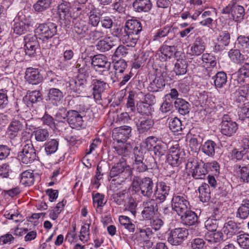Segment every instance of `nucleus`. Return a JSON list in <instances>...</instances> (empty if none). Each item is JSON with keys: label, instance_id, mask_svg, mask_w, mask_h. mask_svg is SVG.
<instances>
[{"label": "nucleus", "instance_id": "obj_63", "mask_svg": "<svg viewBox=\"0 0 249 249\" xmlns=\"http://www.w3.org/2000/svg\"><path fill=\"white\" fill-rule=\"evenodd\" d=\"M44 125H46L52 129L56 128L54 119L50 115L45 113L41 119Z\"/></svg>", "mask_w": 249, "mask_h": 249}, {"label": "nucleus", "instance_id": "obj_33", "mask_svg": "<svg viewBox=\"0 0 249 249\" xmlns=\"http://www.w3.org/2000/svg\"><path fill=\"white\" fill-rule=\"evenodd\" d=\"M249 215V199H243L236 213V217L241 219H247Z\"/></svg>", "mask_w": 249, "mask_h": 249}, {"label": "nucleus", "instance_id": "obj_11", "mask_svg": "<svg viewBox=\"0 0 249 249\" xmlns=\"http://www.w3.org/2000/svg\"><path fill=\"white\" fill-rule=\"evenodd\" d=\"M221 133L228 137L233 136L238 128L237 124L228 114H224L219 125Z\"/></svg>", "mask_w": 249, "mask_h": 249}, {"label": "nucleus", "instance_id": "obj_42", "mask_svg": "<svg viewBox=\"0 0 249 249\" xmlns=\"http://www.w3.org/2000/svg\"><path fill=\"white\" fill-rule=\"evenodd\" d=\"M198 191L199 193V197L201 201L206 202L209 201L211 198V192L208 184L203 183L199 187Z\"/></svg>", "mask_w": 249, "mask_h": 249}, {"label": "nucleus", "instance_id": "obj_57", "mask_svg": "<svg viewBox=\"0 0 249 249\" xmlns=\"http://www.w3.org/2000/svg\"><path fill=\"white\" fill-rule=\"evenodd\" d=\"M169 127L173 132L178 133L183 129L180 120L178 118L171 119L169 123Z\"/></svg>", "mask_w": 249, "mask_h": 249}, {"label": "nucleus", "instance_id": "obj_35", "mask_svg": "<svg viewBox=\"0 0 249 249\" xmlns=\"http://www.w3.org/2000/svg\"><path fill=\"white\" fill-rule=\"evenodd\" d=\"M216 146L214 141L209 140L202 145L201 150L205 155L213 158L215 155Z\"/></svg>", "mask_w": 249, "mask_h": 249}, {"label": "nucleus", "instance_id": "obj_55", "mask_svg": "<svg viewBox=\"0 0 249 249\" xmlns=\"http://www.w3.org/2000/svg\"><path fill=\"white\" fill-rule=\"evenodd\" d=\"M236 167L240 169L239 175L240 179L245 182H249V165L237 164Z\"/></svg>", "mask_w": 249, "mask_h": 249}, {"label": "nucleus", "instance_id": "obj_54", "mask_svg": "<svg viewBox=\"0 0 249 249\" xmlns=\"http://www.w3.org/2000/svg\"><path fill=\"white\" fill-rule=\"evenodd\" d=\"M35 139L39 142L46 141L49 137V132L46 129L38 128L34 131Z\"/></svg>", "mask_w": 249, "mask_h": 249}, {"label": "nucleus", "instance_id": "obj_20", "mask_svg": "<svg viewBox=\"0 0 249 249\" xmlns=\"http://www.w3.org/2000/svg\"><path fill=\"white\" fill-rule=\"evenodd\" d=\"M170 190L169 185L164 181H160L156 183L154 195L155 200H159L160 202L164 201L168 196Z\"/></svg>", "mask_w": 249, "mask_h": 249}, {"label": "nucleus", "instance_id": "obj_8", "mask_svg": "<svg viewBox=\"0 0 249 249\" xmlns=\"http://www.w3.org/2000/svg\"><path fill=\"white\" fill-rule=\"evenodd\" d=\"M243 142V145L240 149L234 148L231 151V159L236 161H242V165H249V140L245 139Z\"/></svg>", "mask_w": 249, "mask_h": 249}, {"label": "nucleus", "instance_id": "obj_31", "mask_svg": "<svg viewBox=\"0 0 249 249\" xmlns=\"http://www.w3.org/2000/svg\"><path fill=\"white\" fill-rule=\"evenodd\" d=\"M113 148L118 155L126 157L130 151L131 146L130 144L126 142H114Z\"/></svg>", "mask_w": 249, "mask_h": 249}, {"label": "nucleus", "instance_id": "obj_44", "mask_svg": "<svg viewBox=\"0 0 249 249\" xmlns=\"http://www.w3.org/2000/svg\"><path fill=\"white\" fill-rule=\"evenodd\" d=\"M237 48L240 49L244 52L249 53V36H245L240 35L238 36L236 43Z\"/></svg>", "mask_w": 249, "mask_h": 249}, {"label": "nucleus", "instance_id": "obj_56", "mask_svg": "<svg viewBox=\"0 0 249 249\" xmlns=\"http://www.w3.org/2000/svg\"><path fill=\"white\" fill-rule=\"evenodd\" d=\"M236 241L239 247L244 249H249V234L242 233L236 237Z\"/></svg>", "mask_w": 249, "mask_h": 249}, {"label": "nucleus", "instance_id": "obj_52", "mask_svg": "<svg viewBox=\"0 0 249 249\" xmlns=\"http://www.w3.org/2000/svg\"><path fill=\"white\" fill-rule=\"evenodd\" d=\"M223 233L220 231H208L205 235V240L212 243H217L222 240Z\"/></svg>", "mask_w": 249, "mask_h": 249}, {"label": "nucleus", "instance_id": "obj_49", "mask_svg": "<svg viewBox=\"0 0 249 249\" xmlns=\"http://www.w3.org/2000/svg\"><path fill=\"white\" fill-rule=\"evenodd\" d=\"M105 33L103 29L100 28L95 27L94 29H90V31L88 33V38L92 41H97L105 36Z\"/></svg>", "mask_w": 249, "mask_h": 249}, {"label": "nucleus", "instance_id": "obj_40", "mask_svg": "<svg viewBox=\"0 0 249 249\" xmlns=\"http://www.w3.org/2000/svg\"><path fill=\"white\" fill-rule=\"evenodd\" d=\"M240 49H231L229 52V56L231 60L235 63L239 64L245 61L248 56L246 55L242 54L240 53Z\"/></svg>", "mask_w": 249, "mask_h": 249}, {"label": "nucleus", "instance_id": "obj_10", "mask_svg": "<svg viewBox=\"0 0 249 249\" xmlns=\"http://www.w3.org/2000/svg\"><path fill=\"white\" fill-rule=\"evenodd\" d=\"M89 83V87H91L92 95L96 102H100L102 100L103 94L107 89L108 85L107 82L101 79L93 78Z\"/></svg>", "mask_w": 249, "mask_h": 249}, {"label": "nucleus", "instance_id": "obj_2", "mask_svg": "<svg viewBox=\"0 0 249 249\" xmlns=\"http://www.w3.org/2000/svg\"><path fill=\"white\" fill-rule=\"evenodd\" d=\"M90 64L89 61L86 59L79 58L77 59L74 67L79 74L76 78L71 80L68 83L69 89L73 92L83 94L89 89V83L88 78L90 72Z\"/></svg>", "mask_w": 249, "mask_h": 249}, {"label": "nucleus", "instance_id": "obj_50", "mask_svg": "<svg viewBox=\"0 0 249 249\" xmlns=\"http://www.w3.org/2000/svg\"><path fill=\"white\" fill-rule=\"evenodd\" d=\"M34 181V176L32 172L26 171L20 175V183L25 186H31Z\"/></svg>", "mask_w": 249, "mask_h": 249}, {"label": "nucleus", "instance_id": "obj_26", "mask_svg": "<svg viewBox=\"0 0 249 249\" xmlns=\"http://www.w3.org/2000/svg\"><path fill=\"white\" fill-rule=\"evenodd\" d=\"M222 231L228 238H231L242 232L239 225L231 220L224 224Z\"/></svg>", "mask_w": 249, "mask_h": 249}, {"label": "nucleus", "instance_id": "obj_29", "mask_svg": "<svg viewBox=\"0 0 249 249\" xmlns=\"http://www.w3.org/2000/svg\"><path fill=\"white\" fill-rule=\"evenodd\" d=\"M132 6L136 12H147L152 8V4L150 0H135Z\"/></svg>", "mask_w": 249, "mask_h": 249}, {"label": "nucleus", "instance_id": "obj_24", "mask_svg": "<svg viewBox=\"0 0 249 249\" xmlns=\"http://www.w3.org/2000/svg\"><path fill=\"white\" fill-rule=\"evenodd\" d=\"M23 128L24 124L22 121L13 119L7 127L6 133L10 139H13L18 135Z\"/></svg>", "mask_w": 249, "mask_h": 249}, {"label": "nucleus", "instance_id": "obj_5", "mask_svg": "<svg viewBox=\"0 0 249 249\" xmlns=\"http://www.w3.org/2000/svg\"><path fill=\"white\" fill-rule=\"evenodd\" d=\"M186 168L190 170L192 177L195 179H203L207 174L203 162H198L194 158H190L186 164Z\"/></svg>", "mask_w": 249, "mask_h": 249}, {"label": "nucleus", "instance_id": "obj_9", "mask_svg": "<svg viewBox=\"0 0 249 249\" xmlns=\"http://www.w3.org/2000/svg\"><path fill=\"white\" fill-rule=\"evenodd\" d=\"M18 158L26 164L31 163L36 160V151L31 142L23 146L22 151L18 153Z\"/></svg>", "mask_w": 249, "mask_h": 249}, {"label": "nucleus", "instance_id": "obj_48", "mask_svg": "<svg viewBox=\"0 0 249 249\" xmlns=\"http://www.w3.org/2000/svg\"><path fill=\"white\" fill-rule=\"evenodd\" d=\"M52 0H37L33 8L37 12H42L48 9L51 5Z\"/></svg>", "mask_w": 249, "mask_h": 249}, {"label": "nucleus", "instance_id": "obj_60", "mask_svg": "<svg viewBox=\"0 0 249 249\" xmlns=\"http://www.w3.org/2000/svg\"><path fill=\"white\" fill-rule=\"evenodd\" d=\"M137 203L136 200L132 197H130L128 198L127 204L125 205V210L130 212L131 214L135 217L137 213Z\"/></svg>", "mask_w": 249, "mask_h": 249}, {"label": "nucleus", "instance_id": "obj_38", "mask_svg": "<svg viewBox=\"0 0 249 249\" xmlns=\"http://www.w3.org/2000/svg\"><path fill=\"white\" fill-rule=\"evenodd\" d=\"M177 29V28L172 26H166L160 28L154 34L153 40H158L159 39L165 37L168 35L174 36L175 32L176 31Z\"/></svg>", "mask_w": 249, "mask_h": 249}, {"label": "nucleus", "instance_id": "obj_27", "mask_svg": "<svg viewBox=\"0 0 249 249\" xmlns=\"http://www.w3.org/2000/svg\"><path fill=\"white\" fill-rule=\"evenodd\" d=\"M124 30L129 33L139 35L142 30V24L137 19H128L125 22Z\"/></svg>", "mask_w": 249, "mask_h": 249}, {"label": "nucleus", "instance_id": "obj_12", "mask_svg": "<svg viewBox=\"0 0 249 249\" xmlns=\"http://www.w3.org/2000/svg\"><path fill=\"white\" fill-rule=\"evenodd\" d=\"M142 207L143 210L141 215L143 220H148L155 217L158 211V206L155 199L149 198L144 200L142 202Z\"/></svg>", "mask_w": 249, "mask_h": 249}, {"label": "nucleus", "instance_id": "obj_21", "mask_svg": "<svg viewBox=\"0 0 249 249\" xmlns=\"http://www.w3.org/2000/svg\"><path fill=\"white\" fill-rule=\"evenodd\" d=\"M72 22L73 23L72 32L74 34L80 36L81 37H85L86 35H88L89 26L86 20L76 18L73 19Z\"/></svg>", "mask_w": 249, "mask_h": 249}, {"label": "nucleus", "instance_id": "obj_46", "mask_svg": "<svg viewBox=\"0 0 249 249\" xmlns=\"http://www.w3.org/2000/svg\"><path fill=\"white\" fill-rule=\"evenodd\" d=\"M215 86L221 88L226 85L227 81V74L223 71L217 72L213 77Z\"/></svg>", "mask_w": 249, "mask_h": 249}, {"label": "nucleus", "instance_id": "obj_7", "mask_svg": "<svg viewBox=\"0 0 249 249\" xmlns=\"http://www.w3.org/2000/svg\"><path fill=\"white\" fill-rule=\"evenodd\" d=\"M189 235L188 230L184 228H176L168 234L167 241L172 245L182 244Z\"/></svg>", "mask_w": 249, "mask_h": 249}, {"label": "nucleus", "instance_id": "obj_19", "mask_svg": "<svg viewBox=\"0 0 249 249\" xmlns=\"http://www.w3.org/2000/svg\"><path fill=\"white\" fill-rule=\"evenodd\" d=\"M71 4L69 2L62 1L57 6L59 18L66 24H69L72 18L71 16Z\"/></svg>", "mask_w": 249, "mask_h": 249}, {"label": "nucleus", "instance_id": "obj_41", "mask_svg": "<svg viewBox=\"0 0 249 249\" xmlns=\"http://www.w3.org/2000/svg\"><path fill=\"white\" fill-rule=\"evenodd\" d=\"M102 14L98 10L93 9L89 13V21L88 22L91 27H97L101 20Z\"/></svg>", "mask_w": 249, "mask_h": 249}, {"label": "nucleus", "instance_id": "obj_22", "mask_svg": "<svg viewBox=\"0 0 249 249\" xmlns=\"http://www.w3.org/2000/svg\"><path fill=\"white\" fill-rule=\"evenodd\" d=\"M25 79L27 81L33 85H37L42 82L43 77L37 69L28 68L25 72Z\"/></svg>", "mask_w": 249, "mask_h": 249}, {"label": "nucleus", "instance_id": "obj_23", "mask_svg": "<svg viewBox=\"0 0 249 249\" xmlns=\"http://www.w3.org/2000/svg\"><path fill=\"white\" fill-rule=\"evenodd\" d=\"M141 194L144 197L150 198L154 194V183L152 179L149 177L142 178Z\"/></svg>", "mask_w": 249, "mask_h": 249}, {"label": "nucleus", "instance_id": "obj_25", "mask_svg": "<svg viewBox=\"0 0 249 249\" xmlns=\"http://www.w3.org/2000/svg\"><path fill=\"white\" fill-rule=\"evenodd\" d=\"M168 41H166L157 53L159 58L162 61H166L170 59L176 52L175 46L174 45H168Z\"/></svg>", "mask_w": 249, "mask_h": 249}, {"label": "nucleus", "instance_id": "obj_18", "mask_svg": "<svg viewBox=\"0 0 249 249\" xmlns=\"http://www.w3.org/2000/svg\"><path fill=\"white\" fill-rule=\"evenodd\" d=\"M153 116L139 117L136 126L139 134H144L150 131L154 125Z\"/></svg>", "mask_w": 249, "mask_h": 249}, {"label": "nucleus", "instance_id": "obj_43", "mask_svg": "<svg viewBox=\"0 0 249 249\" xmlns=\"http://www.w3.org/2000/svg\"><path fill=\"white\" fill-rule=\"evenodd\" d=\"M187 61L185 59H178L175 64L174 71L176 75H183L187 72Z\"/></svg>", "mask_w": 249, "mask_h": 249}, {"label": "nucleus", "instance_id": "obj_14", "mask_svg": "<svg viewBox=\"0 0 249 249\" xmlns=\"http://www.w3.org/2000/svg\"><path fill=\"white\" fill-rule=\"evenodd\" d=\"M183 151L178 144L170 147L166 156L167 162L172 166H178L183 159Z\"/></svg>", "mask_w": 249, "mask_h": 249}, {"label": "nucleus", "instance_id": "obj_45", "mask_svg": "<svg viewBox=\"0 0 249 249\" xmlns=\"http://www.w3.org/2000/svg\"><path fill=\"white\" fill-rule=\"evenodd\" d=\"M13 30L15 33L18 35L24 34L25 31L29 30L30 25L28 23H26L22 20L15 19Z\"/></svg>", "mask_w": 249, "mask_h": 249}, {"label": "nucleus", "instance_id": "obj_4", "mask_svg": "<svg viewBox=\"0 0 249 249\" xmlns=\"http://www.w3.org/2000/svg\"><path fill=\"white\" fill-rule=\"evenodd\" d=\"M172 208L179 215L190 209V205L187 196L183 194L174 195L172 199Z\"/></svg>", "mask_w": 249, "mask_h": 249}, {"label": "nucleus", "instance_id": "obj_37", "mask_svg": "<svg viewBox=\"0 0 249 249\" xmlns=\"http://www.w3.org/2000/svg\"><path fill=\"white\" fill-rule=\"evenodd\" d=\"M127 192L125 189L119 190L111 196V200L112 202L118 205H124L126 201Z\"/></svg>", "mask_w": 249, "mask_h": 249}, {"label": "nucleus", "instance_id": "obj_32", "mask_svg": "<svg viewBox=\"0 0 249 249\" xmlns=\"http://www.w3.org/2000/svg\"><path fill=\"white\" fill-rule=\"evenodd\" d=\"M67 121L70 124L73 125V127H79L83 125L82 116L78 111L74 110H69Z\"/></svg>", "mask_w": 249, "mask_h": 249}, {"label": "nucleus", "instance_id": "obj_62", "mask_svg": "<svg viewBox=\"0 0 249 249\" xmlns=\"http://www.w3.org/2000/svg\"><path fill=\"white\" fill-rule=\"evenodd\" d=\"M89 227L90 224H85L81 227L80 239L83 242L88 241L89 239Z\"/></svg>", "mask_w": 249, "mask_h": 249}, {"label": "nucleus", "instance_id": "obj_28", "mask_svg": "<svg viewBox=\"0 0 249 249\" xmlns=\"http://www.w3.org/2000/svg\"><path fill=\"white\" fill-rule=\"evenodd\" d=\"M230 39V34L228 31L221 32L217 37V43L214 46L215 50L216 51L223 50L225 46L229 44Z\"/></svg>", "mask_w": 249, "mask_h": 249}, {"label": "nucleus", "instance_id": "obj_53", "mask_svg": "<svg viewBox=\"0 0 249 249\" xmlns=\"http://www.w3.org/2000/svg\"><path fill=\"white\" fill-rule=\"evenodd\" d=\"M206 169L207 170V174L211 173L214 176H218L220 173V165L219 163L215 160L211 162L204 163Z\"/></svg>", "mask_w": 249, "mask_h": 249}, {"label": "nucleus", "instance_id": "obj_3", "mask_svg": "<svg viewBox=\"0 0 249 249\" xmlns=\"http://www.w3.org/2000/svg\"><path fill=\"white\" fill-rule=\"evenodd\" d=\"M222 13L230 15L232 19L237 22L243 21L245 15V9L240 4L239 0H231L223 8Z\"/></svg>", "mask_w": 249, "mask_h": 249}, {"label": "nucleus", "instance_id": "obj_15", "mask_svg": "<svg viewBox=\"0 0 249 249\" xmlns=\"http://www.w3.org/2000/svg\"><path fill=\"white\" fill-rule=\"evenodd\" d=\"M131 168L126 164L125 159L123 158L120 160V162L115 164L112 167L109 174L111 178L122 175L125 176V179L131 177Z\"/></svg>", "mask_w": 249, "mask_h": 249}, {"label": "nucleus", "instance_id": "obj_6", "mask_svg": "<svg viewBox=\"0 0 249 249\" xmlns=\"http://www.w3.org/2000/svg\"><path fill=\"white\" fill-rule=\"evenodd\" d=\"M167 76V72L165 67L157 69L155 79L149 85L148 90L153 92L162 90L165 86V79Z\"/></svg>", "mask_w": 249, "mask_h": 249}, {"label": "nucleus", "instance_id": "obj_47", "mask_svg": "<svg viewBox=\"0 0 249 249\" xmlns=\"http://www.w3.org/2000/svg\"><path fill=\"white\" fill-rule=\"evenodd\" d=\"M138 111L141 114L140 117L152 116V111H153L151 106L148 104L144 103V102L140 103L137 107Z\"/></svg>", "mask_w": 249, "mask_h": 249}, {"label": "nucleus", "instance_id": "obj_16", "mask_svg": "<svg viewBox=\"0 0 249 249\" xmlns=\"http://www.w3.org/2000/svg\"><path fill=\"white\" fill-rule=\"evenodd\" d=\"M189 47V54L191 55L199 56L202 54L206 49V38L204 36H197Z\"/></svg>", "mask_w": 249, "mask_h": 249}, {"label": "nucleus", "instance_id": "obj_51", "mask_svg": "<svg viewBox=\"0 0 249 249\" xmlns=\"http://www.w3.org/2000/svg\"><path fill=\"white\" fill-rule=\"evenodd\" d=\"M59 142L56 139H51L44 144L45 151L49 155L55 153L58 149Z\"/></svg>", "mask_w": 249, "mask_h": 249}, {"label": "nucleus", "instance_id": "obj_13", "mask_svg": "<svg viewBox=\"0 0 249 249\" xmlns=\"http://www.w3.org/2000/svg\"><path fill=\"white\" fill-rule=\"evenodd\" d=\"M90 64L94 69L101 74H106L108 72V69L110 68V62L108 61L107 57L103 54L94 55L91 59Z\"/></svg>", "mask_w": 249, "mask_h": 249}, {"label": "nucleus", "instance_id": "obj_1", "mask_svg": "<svg viewBox=\"0 0 249 249\" xmlns=\"http://www.w3.org/2000/svg\"><path fill=\"white\" fill-rule=\"evenodd\" d=\"M57 33V26L52 22L40 24L36 29L35 35H28L24 37L25 52L26 55L32 57L38 47L37 38L47 41L45 47L50 48L52 46V39Z\"/></svg>", "mask_w": 249, "mask_h": 249}, {"label": "nucleus", "instance_id": "obj_36", "mask_svg": "<svg viewBox=\"0 0 249 249\" xmlns=\"http://www.w3.org/2000/svg\"><path fill=\"white\" fill-rule=\"evenodd\" d=\"M140 36L135 35L124 30V34L121 41L123 44H126L127 46L134 47L137 44Z\"/></svg>", "mask_w": 249, "mask_h": 249}, {"label": "nucleus", "instance_id": "obj_61", "mask_svg": "<svg viewBox=\"0 0 249 249\" xmlns=\"http://www.w3.org/2000/svg\"><path fill=\"white\" fill-rule=\"evenodd\" d=\"M218 189L222 196H226L231 191L232 186L228 181H225L219 184Z\"/></svg>", "mask_w": 249, "mask_h": 249}, {"label": "nucleus", "instance_id": "obj_17", "mask_svg": "<svg viewBox=\"0 0 249 249\" xmlns=\"http://www.w3.org/2000/svg\"><path fill=\"white\" fill-rule=\"evenodd\" d=\"M131 127L124 125L115 128L112 132V138L114 142H126L127 139L131 136Z\"/></svg>", "mask_w": 249, "mask_h": 249}, {"label": "nucleus", "instance_id": "obj_30", "mask_svg": "<svg viewBox=\"0 0 249 249\" xmlns=\"http://www.w3.org/2000/svg\"><path fill=\"white\" fill-rule=\"evenodd\" d=\"M179 215L180 216L182 223L187 226L194 225L197 221L196 214L195 212L190 211V209L186 211L183 214Z\"/></svg>", "mask_w": 249, "mask_h": 249}, {"label": "nucleus", "instance_id": "obj_64", "mask_svg": "<svg viewBox=\"0 0 249 249\" xmlns=\"http://www.w3.org/2000/svg\"><path fill=\"white\" fill-rule=\"evenodd\" d=\"M192 249H206V243L203 239L195 238L191 242Z\"/></svg>", "mask_w": 249, "mask_h": 249}, {"label": "nucleus", "instance_id": "obj_34", "mask_svg": "<svg viewBox=\"0 0 249 249\" xmlns=\"http://www.w3.org/2000/svg\"><path fill=\"white\" fill-rule=\"evenodd\" d=\"M174 106L176 109L181 115H185L190 112V104L182 98H177L174 102Z\"/></svg>", "mask_w": 249, "mask_h": 249}, {"label": "nucleus", "instance_id": "obj_58", "mask_svg": "<svg viewBox=\"0 0 249 249\" xmlns=\"http://www.w3.org/2000/svg\"><path fill=\"white\" fill-rule=\"evenodd\" d=\"M167 149V145L164 143L160 142L158 143L152 151H153L155 156L160 158L166 154Z\"/></svg>", "mask_w": 249, "mask_h": 249}, {"label": "nucleus", "instance_id": "obj_39", "mask_svg": "<svg viewBox=\"0 0 249 249\" xmlns=\"http://www.w3.org/2000/svg\"><path fill=\"white\" fill-rule=\"evenodd\" d=\"M48 97L50 102L57 106L58 103L63 98V94L60 89L57 88H52L49 91Z\"/></svg>", "mask_w": 249, "mask_h": 249}, {"label": "nucleus", "instance_id": "obj_59", "mask_svg": "<svg viewBox=\"0 0 249 249\" xmlns=\"http://www.w3.org/2000/svg\"><path fill=\"white\" fill-rule=\"evenodd\" d=\"M238 80L243 81L244 78L249 77V63H245L238 71Z\"/></svg>", "mask_w": 249, "mask_h": 249}]
</instances>
